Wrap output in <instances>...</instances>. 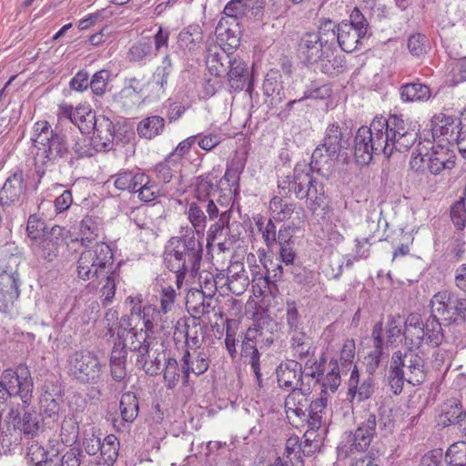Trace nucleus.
<instances>
[{
	"instance_id": "39448f33",
	"label": "nucleus",
	"mask_w": 466,
	"mask_h": 466,
	"mask_svg": "<svg viewBox=\"0 0 466 466\" xmlns=\"http://www.w3.org/2000/svg\"><path fill=\"white\" fill-rule=\"evenodd\" d=\"M113 268V253L110 247L96 241L80 253L76 265L78 278L94 280L108 274Z\"/></svg>"
},
{
	"instance_id": "2eb2a0df",
	"label": "nucleus",
	"mask_w": 466,
	"mask_h": 466,
	"mask_svg": "<svg viewBox=\"0 0 466 466\" xmlns=\"http://www.w3.org/2000/svg\"><path fill=\"white\" fill-rule=\"evenodd\" d=\"M65 240L66 229L60 226H54L44 232L42 238L35 243H32L31 247L35 256L51 262L59 256L60 249L65 246Z\"/></svg>"
},
{
	"instance_id": "bf43d9fd",
	"label": "nucleus",
	"mask_w": 466,
	"mask_h": 466,
	"mask_svg": "<svg viewBox=\"0 0 466 466\" xmlns=\"http://www.w3.org/2000/svg\"><path fill=\"white\" fill-rule=\"evenodd\" d=\"M254 322L261 335V342L268 345L272 344L275 339L273 331L277 328V322L267 315H259L254 319Z\"/></svg>"
},
{
	"instance_id": "0e129e2a",
	"label": "nucleus",
	"mask_w": 466,
	"mask_h": 466,
	"mask_svg": "<svg viewBox=\"0 0 466 466\" xmlns=\"http://www.w3.org/2000/svg\"><path fill=\"white\" fill-rule=\"evenodd\" d=\"M224 280V275L218 274L214 277L210 272H203L199 275L200 291L208 297H214L218 285Z\"/></svg>"
},
{
	"instance_id": "3c124183",
	"label": "nucleus",
	"mask_w": 466,
	"mask_h": 466,
	"mask_svg": "<svg viewBox=\"0 0 466 466\" xmlns=\"http://www.w3.org/2000/svg\"><path fill=\"white\" fill-rule=\"evenodd\" d=\"M119 410L124 422H133L138 414V400L137 396L132 392L124 393L120 400Z\"/></svg>"
},
{
	"instance_id": "f8f14e48",
	"label": "nucleus",
	"mask_w": 466,
	"mask_h": 466,
	"mask_svg": "<svg viewBox=\"0 0 466 466\" xmlns=\"http://www.w3.org/2000/svg\"><path fill=\"white\" fill-rule=\"evenodd\" d=\"M349 146L345 132L337 124H329L326 129L323 144L318 146L311 156L314 165L323 166L328 164L329 159L337 157L342 148Z\"/></svg>"
},
{
	"instance_id": "4468645a",
	"label": "nucleus",
	"mask_w": 466,
	"mask_h": 466,
	"mask_svg": "<svg viewBox=\"0 0 466 466\" xmlns=\"http://www.w3.org/2000/svg\"><path fill=\"white\" fill-rule=\"evenodd\" d=\"M0 382L8 390L12 397L18 396L25 405H29L33 396L34 383L27 367L19 366L16 370H5L0 376Z\"/></svg>"
},
{
	"instance_id": "ea45409f",
	"label": "nucleus",
	"mask_w": 466,
	"mask_h": 466,
	"mask_svg": "<svg viewBox=\"0 0 466 466\" xmlns=\"http://www.w3.org/2000/svg\"><path fill=\"white\" fill-rule=\"evenodd\" d=\"M461 403L456 399L446 400L441 407L440 414L437 418V423L442 428L455 425L458 419L463 412Z\"/></svg>"
},
{
	"instance_id": "58836bf2",
	"label": "nucleus",
	"mask_w": 466,
	"mask_h": 466,
	"mask_svg": "<svg viewBox=\"0 0 466 466\" xmlns=\"http://www.w3.org/2000/svg\"><path fill=\"white\" fill-rule=\"evenodd\" d=\"M20 277H13L0 273V295L5 301L0 310L5 311L8 304H13L20 296Z\"/></svg>"
},
{
	"instance_id": "6e6552de",
	"label": "nucleus",
	"mask_w": 466,
	"mask_h": 466,
	"mask_svg": "<svg viewBox=\"0 0 466 466\" xmlns=\"http://www.w3.org/2000/svg\"><path fill=\"white\" fill-rule=\"evenodd\" d=\"M66 369L69 377L81 384H97L103 379L104 365L96 353L87 350L70 354Z\"/></svg>"
},
{
	"instance_id": "e433bc0d",
	"label": "nucleus",
	"mask_w": 466,
	"mask_h": 466,
	"mask_svg": "<svg viewBox=\"0 0 466 466\" xmlns=\"http://www.w3.org/2000/svg\"><path fill=\"white\" fill-rule=\"evenodd\" d=\"M204 209L205 207L199 202H191L188 204L186 214L192 228L187 229L186 234H189L191 231L194 236L197 235V238L199 239L204 236L208 218V214H205Z\"/></svg>"
},
{
	"instance_id": "6ab92c4d",
	"label": "nucleus",
	"mask_w": 466,
	"mask_h": 466,
	"mask_svg": "<svg viewBox=\"0 0 466 466\" xmlns=\"http://www.w3.org/2000/svg\"><path fill=\"white\" fill-rule=\"evenodd\" d=\"M269 211L274 220L291 224V227H302L305 223V211L301 207L275 196L269 201Z\"/></svg>"
},
{
	"instance_id": "b1692460",
	"label": "nucleus",
	"mask_w": 466,
	"mask_h": 466,
	"mask_svg": "<svg viewBox=\"0 0 466 466\" xmlns=\"http://www.w3.org/2000/svg\"><path fill=\"white\" fill-rule=\"evenodd\" d=\"M461 121L452 116H447L443 113L435 115L431 119V132L434 138H442L449 144H453V140H458Z\"/></svg>"
},
{
	"instance_id": "20e7f679",
	"label": "nucleus",
	"mask_w": 466,
	"mask_h": 466,
	"mask_svg": "<svg viewBox=\"0 0 466 466\" xmlns=\"http://www.w3.org/2000/svg\"><path fill=\"white\" fill-rule=\"evenodd\" d=\"M410 166L416 172L428 171L432 175H439L455 167V155L453 151L442 146H431V141H427L426 144L420 142L412 153Z\"/></svg>"
},
{
	"instance_id": "393cba45",
	"label": "nucleus",
	"mask_w": 466,
	"mask_h": 466,
	"mask_svg": "<svg viewBox=\"0 0 466 466\" xmlns=\"http://www.w3.org/2000/svg\"><path fill=\"white\" fill-rule=\"evenodd\" d=\"M206 212L209 220L218 218L217 221L211 224L208 230L207 241L208 244H211L223 235L225 228H227L229 223L232 211L230 208H228L227 206L221 205V207H218L215 202H210L207 205Z\"/></svg>"
},
{
	"instance_id": "79ce46f5",
	"label": "nucleus",
	"mask_w": 466,
	"mask_h": 466,
	"mask_svg": "<svg viewBox=\"0 0 466 466\" xmlns=\"http://www.w3.org/2000/svg\"><path fill=\"white\" fill-rule=\"evenodd\" d=\"M164 129L165 119L160 116H147L139 121L137 127L138 136L149 140L160 136Z\"/></svg>"
},
{
	"instance_id": "7ed1b4c3",
	"label": "nucleus",
	"mask_w": 466,
	"mask_h": 466,
	"mask_svg": "<svg viewBox=\"0 0 466 466\" xmlns=\"http://www.w3.org/2000/svg\"><path fill=\"white\" fill-rule=\"evenodd\" d=\"M31 140L36 149L35 160L38 168L42 165L46 169H51L69 153L66 136L52 129L46 120L34 124Z\"/></svg>"
},
{
	"instance_id": "9d476101",
	"label": "nucleus",
	"mask_w": 466,
	"mask_h": 466,
	"mask_svg": "<svg viewBox=\"0 0 466 466\" xmlns=\"http://www.w3.org/2000/svg\"><path fill=\"white\" fill-rule=\"evenodd\" d=\"M330 21L322 24L317 32L305 33L299 42V55L307 65L317 64L325 49L334 46V32L330 31Z\"/></svg>"
},
{
	"instance_id": "aec40b11",
	"label": "nucleus",
	"mask_w": 466,
	"mask_h": 466,
	"mask_svg": "<svg viewBox=\"0 0 466 466\" xmlns=\"http://www.w3.org/2000/svg\"><path fill=\"white\" fill-rule=\"evenodd\" d=\"M279 386L285 390H309L310 381H303L301 364L295 360H288L279 365L276 370Z\"/></svg>"
},
{
	"instance_id": "7c9ffc66",
	"label": "nucleus",
	"mask_w": 466,
	"mask_h": 466,
	"mask_svg": "<svg viewBox=\"0 0 466 466\" xmlns=\"http://www.w3.org/2000/svg\"><path fill=\"white\" fill-rule=\"evenodd\" d=\"M224 280V285L228 287L231 293L236 296L243 294L249 284V279L243 262L230 261Z\"/></svg>"
},
{
	"instance_id": "a878e982",
	"label": "nucleus",
	"mask_w": 466,
	"mask_h": 466,
	"mask_svg": "<svg viewBox=\"0 0 466 466\" xmlns=\"http://www.w3.org/2000/svg\"><path fill=\"white\" fill-rule=\"evenodd\" d=\"M147 331L144 327H123L117 331L118 340L131 351L137 352V355L148 353L149 343L147 341Z\"/></svg>"
},
{
	"instance_id": "e2e57ef3",
	"label": "nucleus",
	"mask_w": 466,
	"mask_h": 466,
	"mask_svg": "<svg viewBox=\"0 0 466 466\" xmlns=\"http://www.w3.org/2000/svg\"><path fill=\"white\" fill-rule=\"evenodd\" d=\"M208 295L199 289H190L186 297V308L194 319H199V309L206 301Z\"/></svg>"
},
{
	"instance_id": "473e14b6",
	"label": "nucleus",
	"mask_w": 466,
	"mask_h": 466,
	"mask_svg": "<svg viewBox=\"0 0 466 466\" xmlns=\"http://www.w3.org/2000/svg\"><path fill=\"white\" fill-rule=\"evenodd\" d=\"M231 92H239L248 86L250 89V77L248 65L240 58L234 57L225 74Z\"/></svg>"
},
{
	"instance_id": "13d9d810",
	"label": "nucleus",
	"mask_w": 466,
	"mask_h": 466,
	"mask_svg": "<svg viewBox=\"0 0 466 466\" xmlns=\"http://www.w3.org/2000/svg\"><path fill=\"white\" fill-rule=\"evenodd\" d=\"M162 360H166L165 354L158 353L154 359L150 358L149 352L145 355H137V366L142 369L147 374L154 376L158 374L162 369Z\"/></svg>"
},
{
	"instance_id": "dca6fc26",
	"label": "nucleus",
	"mask_w": 466,
	"mask_h": 466,
	"mask_svg": "<svg viewBox=\"0 0 466 466\" xmlns=\"http://www.w3.org/2000/svg\"><path fill=\"white\" fill-rule=\"evenodd\" d=\"M142 296H128L127 303L131 306L129 315L122 317V325L126 329L128 327H144L147 330H153L157 326L155 320V307L152 305L142 306Z\"/></svg>"
},
{
	"instance_id": "8fccbe9b",
	"label": "nucleus",
	"mask_w": 466,
	"mask_h": 466,
	"mask_svg": "<svg viewBox=\"0 0 466 466\" xmlns=\"http://www.w3.org/2000/svg\"><path fill=\"white\" fill-rule=\"evenodd\" d=\"M173 64L169 55H166L159 66L157 67L153 74V84L157 88V95L161 96L166 93L168 77L172 72Z\"/></svg>"
},
{
	"instance_id": "052dcab7",
	"label": "nucleus",
	"mask_w": 466,
	"mask_h": 466,
	"mask_svg": "<svg viewBox=\"0 0 466 466\" xmlns=\"http://www.w3.org/2000/svg\"><path fill=\"white\" fill-rule=\"evenodd\" d=\"M281 74L278 70H269L263 82V93L267 96H279L281 99V91L283 90Z\"/></svg>"
},
{
	"instance_id": "bb28decb",
	"label": "nucleus",
	"mask_w": 466,
	"mask_h": 466,
	"mask_svg": "<svg viewBox=\"0 0 466 466\" xmlns=\"http://www.w3.org/2000/svg\"><path fill=\"white\" fill-rule=\"evenodd\" d=\"M374 389L373 379L368 376L362 381H360V373L356 366L351 370L349 380V389L347 399L354 407L356 403L368 400L371 397Z\"/></svg>"
},
{
	"instance_id": "de8ad7c7",
	"label": "nucleus",
	"mask_w": 466,
	"mask_h": 466,
	"mask_svg": "<svg viewBox=\"0 0 466 466\" xmlns=\"http://www.w3.org/2000/svg\"><path fill=\"white\" fill-rule=\"evenodd\" d=\"M100 279L101 301L103 306H107L113 302L116 295V284L119 281L120 275L114 268H112L108 274L101 276Z\"/></svg>"
},
{
	"instance_id": "5701e85b",
	"label": "nucleus",
	"mask_w": 466,
	"mask_h": 466,
	"mask_svg": "<svg viewBox=\"0 0 466 466\" xmlns=\"http://www.w3.org/2000/svg\"><path fill=\"white\" fill-rule=\"evenodd\" d=\"M177 298L176 289L171 286L163 287L159 295V309L155 307V320L161 329H167L174 323V309Z\"/></svg>"
},
{
	"instance_id": "f704fd0d",
	"label": "nucleus",
	"mask_w": 466,
	"mask_h": 466,
	"mask_svg": "<svg viewBox=\"0 0 466 466\" xmlns=\"http://www.w3.org/2000/svg\"><path fill=\"white\" fill-rule=\"evenodd\" d=\"M116 189L135 192L137 187L147 180V175L139 169H121L111 177Z\"/></svg>"
},
{
	"instance_id": "72a5a7b5",
	"label": "nucleus",
	"mask_w": 466,
	"mask_h": 466,
	"mask_svg": "<svg viewBox=\"0 0 466 466\" xmlns=\"http://www.w3.org/2000/svg\"><path fill=\"white\" fill-rule=\"evenodd\" d=\"M328 404V396L320 395L318 399L311 401L308 407V418L305 421L308 423V430L304 436L313 435L314 431L319 430L324 425V415L326 414Z\"/></svg>"
},
{
	"instance_id": "864d4df0",
	"label": "nucleus",
	"mask_w": 466,
	"mask_h": 466,
	"mask_svg": "<svg viewBox=\"0 0 466 466\" xmlns=\"http://www.w3.org/2000/svg\"><path fill=\"white\" fill-rule=\"evenodd\" d=\"M79 435V426L74 416H65L60 426V441L62 443L71 446Z\"/></svg>"
},
{
	"instance_id": "37998d69",
	"label": "nucleus",
	"mask_w": 466,
	"mask_h": 466,
	"mask_svg": "<svg viewBox=\"0 0 466 466\" xmlns=\"http://www.w3.org/2000/svg\"><path fill=\"white\" fill-rule=\"evenodd\" d=\"M334 52L335 46H329L325 49L324 55L317 63L321 72L329 76L338 74L345 66L344 56H335Z\"/></svg>"
},
{
	"instance_id": "5fc2aeb1",
	"label": "nucleus",
	"mask_w": 466,
	"mask_h": 466,
	"mask_svg": "<svg viewBox=\"0 0 466 466\" xmlns=\"http://www.w3.org/2000/svg\"><path fill=\"white\" fill-rule=\"evenodd\" d=\"M403 320L400 315H389L383 329L384 345H392L402 334Z\"/></svg>"
},
{
	"instance_id": "4c0bfd02",
	"label": "nucleus",
	"mask_w": 466,
	"mask_h": 466,
	"mask_svg": "<svg viewBox=\"0 0 466 466\" xmlns=\"http://www.w3.org/2000/svg\"><path fill=\"white\" fill-rule=\"evenodd\" d=\"M371 335L374 350L366 357L367 370L370 374H372L379 368L383 355V350L386 347L384 345L382 322L375 324Z\"/></svg>"
},
{
	"instance_id": "f03ea898",
	"label": "nucleus",
	"mask_w": 466,
	"mask_h": 466,
	"mask_svg": "<svg viewBox=\"0 0 466 466\" xmlns=\"http://www.w3.org/2000/svg\"><path fill=\"white\" fill-rule=\"evenodd\" d=\"M203 255L200 239L193 232L171 238L163 253L165 267L175 273L177 289L183 287L186 275L196 273L199 269Z\"/></svg>"
},
{
	"instance_id": "338daca9",
	"label": "nucleus",
	"mask_w": 466,
	"mask_h": 466,
	"mask_svg": "<svg viewBox=\"0 0 466 466\" xmlns=\"http://www.w3.org/2000/svg\"><path fill=\"white\" fill-rule=\"evenodd\" d=\"M27 459L35 466H42L48 461V452L37 441H32L27 447Z\"/></svg>"
},
{
	"instance_id": "c756f323",
	"label": "nucleus",
	"mask_w": 466,
	"mask_h": 466,
	"mask_svg": "<svg viewBox=\"0 0 466 466\" xmlns=\"http://www.w3.org/2000/svg\"><path fill=\"white\" fill-rule=\"evenodd\" d=\"M309 390H292L285 400L286 414L289 421L298 426L307 420L308 399L304 391Z\"/></svg>"
},
{
	"instance_id": "1a4fd4ad",
	"label": "nucleus",
	"mask_w": 466,
	"mask_h": 466,
	"mask_svg": "<svg viewBox=\"0 0 466 466\" xmlns=\"http://www.w3.org/2000/svg\"><path fill=\"white\" fill-rule=\"evenodd\" d=\"M403 334L405 344L415 349H420L424 340L432 347H438L443 340L441 323L433 316L428 319L425 324L420 321L418 316L410 317Z\"/></svg>"
},
{
	"instance_id": "0eeeda50",
	"label": "nucleus",
	"mask_w": 466,
	"mask_h": 466,
	"mask_svg": "<svg viewBox=\"0 0 466 466\" xmlns=\"http://www.w3.org/2000/svg\"><path fill=\"white\" fill-rule=\"evenodd\" d=\"M380 127V122H378L375 117L370 127L363 126L357 130L353 149L359 164L368 165L377 155L390 157V150L383 140V131Z\"/></svg>"
},
{
	"instance_id": "49530a36",
	"label": "nucleus",
	"mask_w": 466,
	"mask_h": 466,
	"mask_svg": "<svg viewBox=\"0 0 466 466\" xmlns=\"http://www.w3.org/2000/svg\"><path fill=\"white\" fill-rule=\"evenodd\" d=\"M100 221L92 216H86L80 222L79 230L82 235L81 243L83 246H92V242L98 238L101 234Z\"/></svg>"
},
{
	"instance_id": "774afa93",
	"label": "nucleus",
	"mask_w": 466,
	"mask_h": 466,
	"mask_svg": "<svg viewBox=\"0 0 466 466\" xmlns=\"http://www.w3.org/2000/svg\"><path fill=\"white\" fill-rule=\"evenodd\" d=\"M258 231L262 234V238L268 248H271L277 243V228L272 221L268 219L266 223L262 218L256 221Z\"/></svg>"
},
{
	"instance_id": "6e6d98bb",
	"label": "nucleus",
	"mask_w": 466,
	"mask_h": 466,
	"mask_svg": "<svg viewBox=\"0 0 466 466\" xmlns=\"http://www.w3.org/2000/svg\"><path fill=\"white\" fill-rule=\"evenodd\" d=\"M329 370L325 376H321V393L322 396H327L328 391L335 392L340 385V374L337 361H330L329 363Z\"/></svg>"
},
{
	"instance_id": "423d86ee",
	"label": "nucleus",
	"mask_w": 466,
	"mask_h": 466,
	"mask_svg": "<svg viewBox=\"0 0 466 466\" xmlns=\"http://www.w3.org/2000/svg\"><path fill=\"white\" fill-rule=\"evenodd\" d=\"M376 118L380 122L383 140L390 150V156L394 150L408 151L416 142L419 132L416 124L397 115H391L388 118L383 116H376Z\"/></svg>"
},
{
	"instance_id": "a18cd8bd",
	"label": "nucleus",
	"mask_w": 466,
	"mask_h": 466,
	"mask_svg": "<svg viewBox=\"0 0 466 466\" xmlns=\"http://www.w3.org/2000/svg\"><path fill=\"white\" fill-rule=\"evenodd\" d=\"M202 30L198 25H191L177 35V45L184 51H194L202 41Z\"/></svg>"
},
{
	"instance_id": "2f4dec72",
	"label": "nucleus",
	"mask_w": 466,
	"mask_h": 466,
	"mask_svg": "<svg viewBox=\"0 0 466 466\" xmlns=\"http://www.w3.org/2000/svg\"><path fill=\"white\" fill-rule=\"evenodd\" d=\"M209 367V359L203 351H194L191 353L187 350L181 358V372L183 374L184 383L188 382L190 373L198 376L204 374Z\"/></svg>"
},
{
	"instance_id": "a211bd4d",
	"label": "nucleus",
	"mask_w": 466,
	"mask_h": 466,
	"mask_svg": "<svg viewBox=\"0 0 466 466\" xmlns=\"http://www.w3.org/2000/svg\"><path fill=\"white\" fill-rule=\"evenodd\" d=\"M58 116L69 119L83 134H89L96 127V116L88 104H80L76 107L62 104L59 106Z\"/></svg>"
},
{
	"instance_id": "4be33fe9",
	"label": "nucleus",
	"mask_w": 466,
	"mask_h": 466,
	"mask_svg": "<svg viewBox=\"0 0 466 466\" xmlns=\"http://www.w3.org/2000/svg\"><path fill=\"white\" fill-rule=\"evenodd\" d=\"M8 420L28 439H34L42 433L40 415L34 409L24 410L22 414L18 410H11Z\"/></svg>"
},
{
	"instance_id": "f3484780",
	"label": "nucleus",
	"mask_w": 466,
	"mask_h": 466,
	"mask_svg": "<svg viewBox=\"0 0 466 466\" xmlns=\"http://www.w3.org/2000/svg\"><path fill=\"white\" fill-rule=\"evenodd\" d=\"M305 438L302 443L298 436H290L286 441L282 458L279 457L274 462H279L278 466H303V456L310 455L318 446L313 444L311 435Z\"/></svg>"
},
{
	"instance_id": "f257e3e1",
	"label": "nucleus",
	"mask_w": 466,
	"mask_h": 466,
	"mask_svg": "<svg viewBox=\"0 0 466 466\" xmlns=\"http://www.w3.org/2000/svg\"><path fill=\"white\" fill-rule=\"evenodd\" d=\"M321 166L301 161L297 163L292 175L279 177L278 187L279 194L284 197L291 193L300 200L305 199L308 209L313 214L325 203L326 196L324 186L314 173H319Z\"/></svg>"
},
{
	"instance_id": "cd10ccee",
	"label": "nucleus",
	"mask_w": 466,
	"mask_h": 466,
	"mask_svg": "<svg viewBox=\"0 0 466 466\" xmlns=\"http://www.w3.org/2000/svg\"><path fill=\"white\" fill-rule=\"evenodd\" d=\"M456 300L458 296L447 290L436 293L431 300L432 316L449 322L456 321Z\"/></svg>"
},
{
	"instance_id": "603ef678",
	"label": "nucleus",
	"mask_w": 466,
	"mask_h": 466,
	"mask_svg": "<svg viewBox=\"0 0 466 466\" xmlns=\"http://www.w3.org/2000/svg\"><path fill=\"white\" fill-rule=\"evenodd\" d=\"M119 447V441L114 434H109L104 438L101 442V449L99 450L104 464L112 466L116 462Z\"/></svg>"
},
{
	"instance_id": "09e8293b",
	"label": "nucleus",
	"mask_w": 466,
	"mask_h": 466,
	"mask_svg": "<svg viewBox=\"0 0 466 466\" xmlns=\"http://www.w3.org/2000/svg\"><path fill=\"white\" fill-rule=\"evenodd\" d=\"M233 58L225 50L210 54L207 58L208 71L216 76H224Z\"/></svg>"
},
{
	"instance_id": "ddd939ff",
	"label": "nucleus",
	"mask_w": 466,
	"mask_h": 466,
	"mask_svg": "<svg viewBox=\"0 0 466 466\" xmlns=\"http://www.w3.org/2000/svg\"><path fill=\"white\" fill-rule=\"evenodd\" d=\"M407 347L408 350L404 353L398 350L392 354L390 365L393 368L396 366L397 370L403 372L409 384L420 385L426 378L424 360L414 350L415 348Z\"/></svg>"
},
{
	"instance_id": "a19ab883",
	"label": "nucleus",
	"mask_w": 466,
	"mask_h": 466,
	"mask_svg": "<svg viewBox=\"0 0 466 466\" xmlns=\"http://www.w3.org/2000/svg\"><path fill=\"white\" fill-rule=\"evenodd\" d=\"M93 131V140L99 143L103 149H106L114 139L115 127L112 121L105 116L96 117V127Z\"/></svg>"
},
{
	"instance_id": "c03bdc74",
	"label": "nucleus",
	"mask_w": 466,
	"mask_h": 466,
	"mask_svg": "<svg viewBox=\"0 0 466 466\" xmlns=\"http://www.w3.org/2000/svg\"><path fill=\"white\" fill-rule=\"evenodd\" d=\"M431 95L430 87L421 83H410L400 87V98L404 102H425Z\"/></svg>"
},
{
	"instance_id": "c9c22d12",
	"label": "nucleus",
	"mask_w": 466,
	"mask_h": 466,
	"mask_svg": "<svg viewBox=\"0 0 466 466\" xmlns=\"http://www.w3.org/2000/svg\"><path fill=\"white\" fill-rule=\"evenodd\" d=\"M60 404L49 393L45 394L40 400V419L43 423L42 433L46 429H53L60 419Z\"/></svg>"
},
{
	"instance_id": "4d7b16f0",
	"label": "nucleus",
	"mask_w": 466,
	"mask_h": 466,
	"mask_svg": "<svg viewBox=\"0 0 466 466\" xmlns=\"http://www.w3.org/2000/svg\"><path fill=\"white\" fill-rule=\"evenodd\" d=\"M218 194V187L208 178H201L196 188V198L198 202L205 207L207 211V205L210 202H215V196Z\"/></svg>"
},
{
	"instance_id": "412c9836",
	"label": "nucleus",
	"mask_w": 466,
	"mask_h": 466,
	"mask_svg": "<svg viewBox=\"0 0 466 466\" xmlns=\"http://www.w3.org/2000/svg\"><path fill=\"white\" fill-rule=\"evenodd\" d=\"M26 190L24 172L16 169L5 179L0 188V205L10 207L22 202Z\"/></svg>"
},
{
	"instance_id": "680f3d73",
	"label": "nucleus",
	"mask_w": 466,
	"mask_h": 466,
	"mask_svg": "<svg viewBox=\"0 0 466 466\" xmlns=\"http://www.w3.org/2000/svg\"><path fill=\"white\" fill-rule=\"evenodd\" d=\"M445 461L450 466H466V442L451 444L446 451Z\"/></svg>"
},
{
	"instance_id": "9b49d317",
	"label": "nucleus",
	"mask_w": 466,
	"mask_h": 466,
	"mask_svg": "<svg viewBox=\"0 0 466 466\" xmlns=\"http://www.w3.org/2000/svg\"><path fill=\"white\" fill-rule=\"evenodd\" d=\"M386 410H379V416L375 412L364 410L363 414L360 416L358 428L350 439V450L356 451H366L373 438L376 436L377 426L380 429H390L392 420L390 416H385Z\"/></svg>"
},
{
	"instance_id": "69168bd1",
	"label": "nucleus",
	"mask_w": 466,
	"mask_h": 466,
	"mask_svg": "<svg viewBox=\"0 0 466 466\" xmlns=\"http://www.w3.org/2000/svg\"><path fill=\"white\" fill-rule=\"evenodd\" d=\"M22 261V256L18 253L3 256L0 258V273L19 277L18 268Z\"/></svg>"
},
{
	"instance_id": "c85d7f7f",
	"label": "nucleus",
	"mask_w": 466,
	"mask_h": 466,
	"mask_svg": "<svg viewBox=\"0 0 466 466\" xmlns=\"http://www.w3.org/2000/svg\"><path fill=\"white\" fill-rule=\"evenodd\" d=\"M330 31L334 32V44L337 42L341 50L347 53L354 51L365 35L360 34L358 30L343 21L338 25L330 21Z\"/></svg>"
}]
</instances>
